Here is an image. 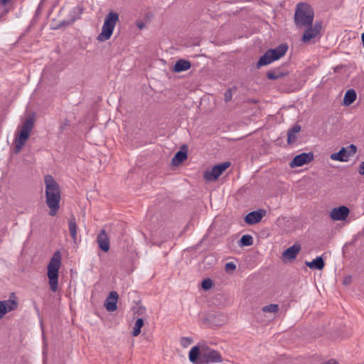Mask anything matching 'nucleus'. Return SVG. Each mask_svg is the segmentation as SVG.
I'll return each mask as SVG.
<instances>
[{"label": "nucleus", "mask_w": 364, "mask_h": 364, "mask_svg": "<svg viewBox=\"0 0 364 364\" xmlns=\"http://www.w3.org/2000/svg\"><path fill=\"white\" fill-rule=\"evenodd\" d=\"M288 50V46L286 43L280 44L274 49H269L268 51L271 55L273 61L279 60L284 56Z\"/></svg>", "instance_id": "15"}, {"label": "nucleus", "mask_w": 364, "mask_h": 364, "mask_svg": "<svg viewBox=\"0 0 364 364\" xmlns=\"http://www.w3.org/2000/svg\"><path fill=\"white\" fill-rule=\"evenodd\" d=\"M253 243V237L250 235H244L240 240V246H250Z\"/></svg>", "instance_id": "28"}, {"label": "nucleus", "mask_w": 364, "mask_h": 364, "mask_svg": "<svg viewBox=\"0 0 364 364\" xmlns=\"http://www.w3.org/2000/svg\"><path fill=\"white\" fill-rule=\"evenodd\" d=\"M236 269V265L235 263L233 262H228L225 264V270L226 271H229V270H235Z\"/></svg>", "instance_id": "35"}, {"label": "nucleus", "mask_w": 364, "mask_h": 364, "mask_svg": "<svg viewBox=\"0 0 364 364\" xmlns=\"http://www.w3.org/2000/svg\"><path fill=\"white\" fill-rule=\"evenodd\" d=\"M201 350L198 346H193L189 352V360L194 364H199L200 353Z\"/></svg>", "instance_id": "20"}, {"label": "nucleus", "mask_w": 364, "mask_h": 364, "mask_svg": "<svg viewBox=\"0 0 364 364\" xmlns=\"http://www.w3.org/2000/svg\"><path fill=\"white\" fill-rule=\"evenodd\" d=\"M11 0H0V8L2 9V14H6L8 13L9 10L6 8V6L11 1Z\"/></svg>", "instance_id": "34"}, {"label": "nucleus", "mask_w": 364, "mask_h": 364, "mask_svg": "<svg viewBox=\"0 0 364 364\" xmlns=\"http://www.w3.org/2000/svg\"><path fill=\"white\" fill-rule=\"evenodd\" d=\"M314 159L311 153H301L296 155L290 163L291 167H299L309 163Z\"/></svg>", "instance_id": "9"}, {"label": "nucleus", "mask_w": 364, "mask_h": 364, "mask_svg": "<svg viewBox=\"0 0 364 364\" xmlns=\"http://www.w3.org/2000/svg\"><path fill=\"white\" fill-rule=\"evenodd\" d=\"M191 67V63L190 61L183 60V59H179L176 61V63L174 65V67L173 68V71L175 73H181L183 71L188 70Z\"/></svg>", "instance_id": "17"}, {"label": "nucleus", "mask_w": 364, "mask_h": 364, "mask_svg": "<svg viewBox=\"0 0 364 364\" xmlns=\"http://www.w3.org/2000/svg\"><path fill=\"white\" fill-rule=\"evenodd\" d=\"M68 226H69L70 235L72 237V238L73 239V240L75 241L77 239V224H76L75 220L74 218L70 219L69 220Z\"/></svg>", "instance_id": "26"}, {"label": "nucleus", "mask_w": 364, "mask_h": 364, "mask_svg": "<svg viewBox=\"0 0 364 364\" xmlns=\"http://www.w3.org/2000/svg\"><path fill=\"white\" fill-rule=\"evenodd\" d=\"M351 278L350 277H346L344 279L343 284L345 285L348 284L350 282Z\"/></svg>", "instance_id": "37"}, {"label": "nucleus", "mask_w": 364, "mask_h": 364, "mask_svg": "<svg viewBox=\"0 0 364 364\" xmlns=\"http://www.w3.org/2000/svg\"><path fill=\"white\" fill-rule=\"evenodd\" d=\"M63 127H64V125H62V126L60 127L61 129H63Z\"/></svg>", "instance_id": "40"}, {"label": "nucleus", "mask_w": 364, "mask_h": 364, "mask_svg": "<svg viewBox=\"0 0 364 364\" xmlns=\"http://www.w3.org/2000/svg\"><path fill=\"white\" fill-rule=\"evenodd\" d=\"M18 299L14 293H11L9 299L0 301V319L7 313L18 308Z\"/></svg>", "instance_id": "6"}, {"label": "nucleus", "mask_w": 364, "mask_h": 364, "mask_svg": "<svg viewBox=\"0 0 364 364\" xmlns=\"http://www.w3.org/2000/svg\"><path fill=\"white\" fill-rule=\"evenodd\" d=\"M301 130V127L299 124L294 125L291 129H289L287 133V143L292 144L296 140V134Z\"/></svg>", "instance_id": "19"}, {"label": "nucleus", "mask_w": 364, "mask_h": 364, "mask_svg": "<svg viewBox=\"0 0 364 364\" xmlns=\"http://www.w3.org/2000/svg\"><path fill=\"white\" fill-rule=\"evenodd\" d=\"M266 211L263 209L252 211L245 217V222L248 225H254L261 221Z\"/></svg>", "instance_id": "11"}, {"label": "nucleus", "mask_w": 364, "mask_h": 364, "mask_svg": "<svg viewBox=\"0 0 364 364\" xmlns=\"http://www.w3.org/2000/svg\"><path fill=\"white\" fill-rule=\"evenodd\" d=\"M236 90V87L234 86L231 88L228 89L224 94V99L226 102H230L232 97V93Z\"/></svg>", "instance_id": "30"}, {"label": "nucleus", "mask_w": 364, "mask_h": 364, "mask_svg": "<svg viewBox=\"0 0 364 364\" xmlns=\"http://www.w3.org/2000/svg\"><path fill=\"white\" fill-rule=\"evenodd\" d=\"M144 326V320L141 318H139L134 324L133 328L132 335L133 336H137L141 333V328Z\"/></svg>", "instance_id": "27"}, {"label": "nucleus", "mask_w": 364, "mask_h": 364, "mask_svg": "<svg viewBox=\"0 0 364 364\" xmlns=\"http://www.w3.org/2000/svg\"><path fill=\"white\" fill-rule=\"evenodd\" d=\"M33 119L32 117L27 118L23 123L20 133L16 134L14 139V152L18 153L25 145L27 139L29 138L31 132L33 128Z\"/></svg>", "instance_id": "5"}, {"label": "nucleus", "mask_w": 364, "mask_h": 364, "mask_svg": "<svg viewBox=\"0 0 364 364\" xmlns=\"http://www.w3.org/2000/svg\"><path fill=\"white\" fill-rule=\"evenodd\" d=\"M321 27L322 26L321 22H316L314 26L311 25V26L306 27V29L304 31L301 38L302 41L308 42L310 40L316 38L320 33Z\"/></svg>", "instance_id": "8"}, {"label": "nucleus", "mask_w": 364, "mask_h": 364, "mask_svg": "<svg viewBox=\"0 0 364 364\" xmlns=\"http://www.w3.org/2000/svg\"><path fill=\"white\" fill-rule=\"evenodd\" d=\"M84 9L81 6L73 7L69 13V20L63 21L61 24L63 26H70L76 20L79 19L83 12Z\"/></svg>", "instance_id": "12"}, {"label": "nucleus", "mask_w": 364, "mask_h": 364, "mask_svg": "<svg viewBox=\"0 0 364 364\" xmlns=\"http://www.w3.org/2000/svg\"><path fill=\"white\" fill-rule=\"evenodd\" d=\"M262 310L264 312L276 313L279 311V306L277 304H271L263 306Z\"/></svg>", "instance_id": "29"}, {"label": "nucleus", "mask_w": 364, "mask_h": 364, "mask_svg": "<svg viewBox=\"0 0 364 364\" xmlns=\"http://www.w3.org/2000/svg\"><path fill=\"white\" fill-rule=\"evenodd\" d=\"M361 40H362L363 46V48H364V32L361 35Z\"/></svg>", "instance_id": "39"}, {"label": "nucleus", "mask_w": 364, "mask_h": 364, "mask_svg": "<svg viewBox=\"0 0 364 364\" xmlns=\"http://www.w3.org/2000/svg\"><path fill=\"white\" fill-rule=\"evenodd\" d=\"M213 287V281L210 279H205L202 282V288L208 290Z\"/></svg>", "instance_id": "33"}, {"label": "nucleus", "mask_w": 364, "mask_h": 364, "mask_svg": "<svg viewBox=\"0 0 364 364\" xmlns=\"http://www.w3.org/2000/svg\"><path fill=\"white\" fill-rule=\"evenodd\" d=\"M44 182L46 184V202L49 208V215L55 216L60 208L61 198L60 186L50 175L45 176Z\"/></svg>", "instance_id": "1"}, {"label": "nucleus", "mask_w": 364, "mask_h": 364, "mask_svg": "<svg viewBox=\"0 0 364 364\" xmlns=\"http://www.w3.org/2000/svg\"><path fill=\"white\" fill-rule=\"evenodd\" d=\"M137 26L139 28L142 29L145 27V24L143 22H138Z\"/></svg>", "instance_id": "38"}, {"label": "nucleus", "mask_w": 364, "mask_h": 364, "mask_svg": "<svg viewBox=\"0 0 364 364\" xmlns=\"http://www.w3.org/2000/svg\"><path fill=\"white\" fill-rule=\"evenodd\" d=\"M119 21V14L115 11H109L105 16L102 32L97 36V40L100 42L109 40Z\"/></svg>", "instance_id": "4"}, {"label": "nucleus", "mask_w": 364, "mask_h": 364, "mask_svg": "<svg viewBox=\"0 0 364 364\" xmlns=\"http://www.w3.org/2000/svg\"><path fill=\"white\" fill-rule=\"evenodd\" d=\"M230 166V163L228 161L218 164L213 166L210 171L204 173V178L206 181L216 180Z\"/></svg>", "instance_id": "7"}, {"label": "nucleus", "mask_w": 364, "mask_h": 364, "mask_svg": "<svg viewBox=\"0 0 364 364\" xmlns=\"http://www.w3.org/2000/svg\"><path fill=\"white\" fill-rule=\"evenodd\" d=\"M97 242L99 247L105 252H107L109 250V238L105 230L102 229L97 237Z\"/></svg>", "instance_id": "13"}, {"label": "nucleus", "mask_w": 364, "mask_h": 364, "mask_svg": "<svg viewBox=\"0 0 364 364\" xmlns=\"http://www.w3.org/2000/svg\"><path fill=\"white\" fill-rule=\"evenodd\" d=\"M346 154L348 155V157L353 156L357 151V148L355 145L350 144V146L346 147Z\"/></svg>", "instance_id": "32"}, {"label": "nucleus", "mask_w": 364, "mask_h": 364, "mask_svg": "<svg viewBox=\"0 0 364 364\" xmlns=\"http://www.w3.org/2000/svg\"><path fill=\"white\" fill-rule=\"evenodd\" d=\"M273 62L272 60L271 55L268 50H267L263 55H262L257 63V68H259L262 66L267 65Z\"/></svg>", "instance_id": "23"}, {"label": "nucleus", "mask_w": 364, "mask_h": 364, "mask_svg": "<svg viewBox=\"0 0 364 364\" xmlns=\"http://www.w3.org/2000/svg\"><path fill=\"white\" fill-rule=\"evenodd\" d=\"M61 253L59 250L54 252L48 265V277L52 291L55 292L58 285V272L61 264Z\"/></svg>", "instance_id": "3"}, {"label": "nucleus", "mask_w": 364, "mask_h": 364, "mask_svg": "<svg viewBox=\"0 0 364 364\" xmlns=\"http://www.w3.org/2000/svg\"><path fill=\"white\" fill-rule=\"evenodd\" d=\"M356 100V92L354 90H347L343 97V104L346 106L350 105Z\"/></svg>", "instance_id": "22"}, {"label": "nucleus", "mask_w": 364, "mask_h": 364, "mask_svg": "<svg viewBox=\"0 0 364 364\" xmlns=\"http://www.w3.org/2000/svg\"><path fill=\"white\" fill-rule=\"evenodd\" d=\"M306 265L312 269L321 270L325 265L324 261L321 257H317L311 262H306Z\"/></svg>", "instance_id": "18"}, {"label": "nucleus", "mask_w": 364, "mask_h": 364, "mask_svg": "<svg viewBox=\"0 0 364 364\" xmlns=\"http://www.w3.org/2000/svg\"><path fill=\"white\" fill-rule=\"evenodd\" d=\"M187 159V152L181 150L176 152L175 156L172 159V164L175 166H178L183 161Z\"/></svg>", "instance_id": "24"}, {"label": "nucleus", "mask_w": 364, "mask_h": 364, "mask_svg": "<svg viewBox=\"0 0 364 364\" xmlns=\"http://www.w3.org/2000/svg\"><path fill=\"white\" fill-rule=\"evenodd\" d=\"M331 159L333 161H347L348 157L346 154V147H342L338 152L332 154Z\"/></svg>", "instance_id": "21"}, {"label": "nucleus", "mask_w": 364, "mask_h": 364, "mask_svg": "<svg viewBox=\"0 0 364 364\" xmlns=\"http://www.w3.org/2000/svg\"><path fill=\"white\" fill-rule=\"evenodd\" d=\"M301 250V246L299 244H294L292 246L287 248L282 253V258L284 259H294L296 257V255Z\"/></svg>", "instance_id": "16"}, {"label": "nucleus", "mask_w": 364, "mask_h": 364, "mask_svg": "<svg viewBox=\"0 0 364 364\" xmlns=\"http://www.w3.org/2000/svg\"><path fill=\"white\" fill-rule=\"evenodd\" d=\"M118 294L116 291H111L109 296L105 301V306L108 311H114L117 309Z\"/></svg>", "instance_id": "14"}, {"label": "nucleus", "mask_w": 364, "mask_h": 364, "mask_svg": "<svg viewBox=\"0 0 364 364\" xmlns=\"http://www.w3.org/2000/svg\"><path fill=\"white\" fill-rule=\"evenodd\" d=\"M349 209L346 206L341 205L333 208L330 212V217L333 220H344L349 215Z\"/></svg>", "instance_id": "10"}, {"label": "nucleus", "mask_w": 364, "mask_h": 364, "mask_svg": "<svg viewBox=\"0 0 364 364\" xmlns=\"http://www.w3.org/2000/svg\"><path fill=\"white\" fill-rule=\"evenodd\" d=\"M314 11L312 7L306 3L297 4L294 14V23L298 28L309 27L312 25Z\"/></svg>", "instance_id": "2"}, {"label": "nucleus", "mask_w": 364, "mask_h": 364, "mask_svg": "<svg viewBox=\"0 0 364 364\" xmlns=\"http://www.w3.org/2000/svg\"><path fill=\"white\" fill-rule=\"evenodd\" d=\"M358 172L360 175L364 176V161L360 164Z\"/></svg>", "instance_id": "36"}, {"label": "nucleus", "mask_w": 364, "mask_h": 364, "mask_svg": "<svg viewBox=\"0 0 364 364\" xmlns=\"http://www.w3.org/2000/svg\"><path fill=\"white\" fill-rule=\"evenodd\" d=\"M180 343L182 347L187 348L193 343V339L191 337H182Z\"/></svg>", "instance_id": "31"}, {"label": "nucleus", "mask_w": 364, "mask_h": 364, "mask_svg": "<svg viewBox=\"0 0 364 364\" xmlns=\"http://www.w3.org/2000/svg\"><path fill=\"white\" fill-rule=\"evenodd\" d=\"M287 73H284L279 70V69L269 70L267 73V77L269 80H277L287 75Z\"/></svg>", "instance_id": "25"}]
</instances>
